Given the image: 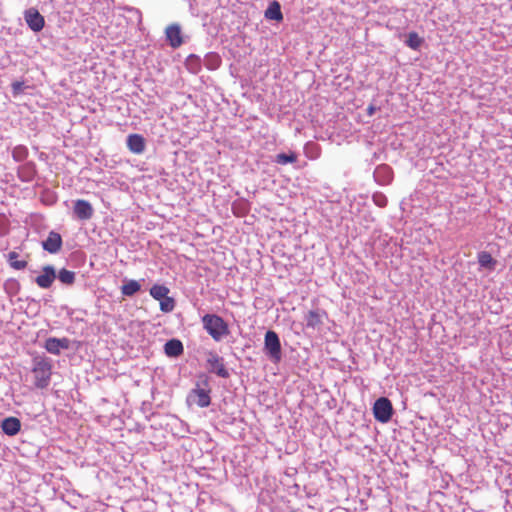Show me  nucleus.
Masks as SVG:
<instances>
[{
	"label": "nucleus",
	"instance_id": "obj_1",
	"mask_svg": "<svg viewBox=\"0 0 512 512\" xmlns=\"http://www.w3.org/2000/svg\"><path fill=\"white\" fill-rule=\"evenodd\" d=\"M201 321L203 328L215 342L222 341L230 334L227 322L217 314H205Z\"/></svg>",
	"mask_w": 512,
	"mask_h": 512
},
{
	"label": "nucleus",
	"instance_id": "obj_2",
	"mask_svg": "<svg viewBox=\"0 0 512 512\" xmlns=\"http://www.w3.org/2000/svg\"><path fill=\"white\" fill-rule=\"evenodd\" d=\"M209 382V378L203 376V378L196 383V387L189 393L187 398L188 402L194 403L200 408L208 407L211 403Z\"/></svg>",
	"mask_w": 512,
	"mask_h": 512
},
{
	"label": "nucleus",
	"instance_id": "obj_3",
	"mask_svg": "<svg viewBox=\"0 0 512 512\" xmlns=\"http://www.w3.org/2000/svg\"><path fill=\"white\" fill-rule=\"evenodd\" d=\"M52 364L48 358L35 359L33 374L34 384L37 388H46L50 383Z\"/></svg>",
	"mask_w": 512,
	"mask_h": 512
},
{
	"label": "nucleus",
	"instance_id": "obj_4",
	"mask_svg": "<svg viewBox=\"0 0 512 512\" xmlns=\"http://www.w3.org/2000/svg\"><path fill=\"white\" fill-rule=\"evenodd\" d=\"M264 352L271 361L277 363L281 360L282 350L278 334L268 330L264 337Z\"/></svg>",
	"mask_w": 512,
	"mask_h": 512
},
{
	"label": "nucleus",
	"instance_id": "obj_5",
	"mask_svg": "<svg viewBox=\"0 0 512 512\" xmlns=\"http://www.w3.org/2000/svg\"><path fill=\"white\" fill-rule=\"evenodd\" d=\"M373 414L377 421L387 423L393 414L391 401L386 397L377 399L373 405Z\"/></svg>",
	"mask_w": 512,
	"mask_h": 512
},
{
	"label": "nucleus",
	"instance_id": "obj_6",
	"mask_svg": "<svg viewBox=\"0 0 512 512\" xmlns=\"http://www.w3.org/2000/svg\"><path fill=\"white\" fill-rule=\"evenodd\" d=\"M206 362L210 373H214L221 378H228L230 376L228 369L225 367L224 358L217 353L208 352Z\"/></svg>",
	"mask_w": 512,
	"mask_h": 512
},
{
	"label": "nucleus",
	"instance_id": "obj_7",
	"mask_svg": "<svg viewBox=\"0 0 512 512\" xmlns=\"http://www.w3.org/2000/svg\"><path fill=\"white\" fill-rule=\"evenodd\" d=\"M24 19L28 27L33 32H40L45 25L44 17L39 13L36 8H29L24 11Z\"/></svg>",
	"mask_w": 512,
	"mask_h": 512
},
{
	"label": "nucleus",
	"instance_id": "obj_8",
	"mask_svg": "<svg viewBox=\"0 0 512 512\" xmlns=\"http://www.w3.org/2000/svg\"><path fill=\"white\" fill-rule=\"evenodd\" d=\"M73 214L78 220L87 221L93 217L94 209L87 200L77 199L73 202Z\"/></svg>",
	"mask_w": 512,
	"mask_h": 512
},
{
	"label": "nucleus",
	"instance_id": "obj_9",
	"mask_svg": "<svg viewBox=\"0 0 512 512\" xmlns=\"http://www.w3.org/2000/svg\"><path fill=\"white\" fill-rule=\"evenodd\" d=\"M17 177L23 183L32 182L37 176V166L33 161L23 162L17 167Z\"/></svg>",
	"mask_w": 512,
	"mask_h": 512
},
{
	"label": "nucleus",
	"instance_id": "obj_10",
	"mask_svg": "<svg viewBox=\"0 0 512 512\" xmlns=\"http://www.w3.org/2000/svg\"><path fill=\"white\" fill-rule=\"evenodd\" d=\"M55 278V268L51 265H46L42 268V273L35 278V283L42 289H48L53 284Z\"/></svg>",
	"mask_w": 512,
	"mask_h": 512
},
{
	"label": "nucleus",
	"instance_id": "obj_11",
	"mask_svg": "<svg viewBox=\"0 0 512 512\" xmlns=\"http://www.w3.org/2000/svg\"><path fill=\"white\" fill-rule=\"evenodd\" d=\"M44 347L49 353L53 355H59L61 350L69 349L70 340L66 337H50L45 341Z\"/></svg>",
	"mask_w": 512,
	"mask_h": 512
},
{
	"label": "nucleus",
	"instance_id": "obj_12",
	"mask_svg": "<svg viewBox=\"0 0 512 512\" xmlns=\"http://www.w3.org/2000/svg\"><path fill=\"white\" fill-rule=\"evenodd\" d=\"M63 241L59 233L50 231L47 238L42 242V247L50 254H56L61 250Z\"/></svg>",
	"mask_w": 512,
	"mask_h": 512
},
{
	"label": "nucleus",
	"instance_id": "obj_13",
	"mask_svg": "<svg viewBox=\"0 0 512 512\" xmlns=\"http://www.w3.org/2000/svg\"><path fill=\"white\" fill-rule=\"evenodd\" d=\"M165 34L166 39L172 48H178L184 43L181 27L177 23L169 25L165 30Z\"/></svg>",
	"mask_w": 512,
	"mask_h": 512
},
{
	"label": "nucleus",
	"instance_id": "obj_14",
	"mask_svg": "<svg viewBox=\"0 0 512 512\" xmlns=\"http://www.w3.org/2000/svg\"><path fill=\"white\" fill-rule=\"evenodd\" d=\"M375 181L380 185H388L393 180V170L387 164L377 166L373 173Z\"/></svg>",
	"mask_w": 512,
	"mask_h": 512
},
{
	"label": "nucleus",
	"instance_id": "obj_15",
	"mask_svg": "<svg viewBox=\"0 0 512 512\" xmlns=\"http://www.w3.org/2000/svg\"><path fill=\"white\" fill-rule=\"evenodd\" d=\"M326 312L322 310H311L305 316L306 326L308 328L320 330L323 319L326 317Z\"/></svg>",
	"mask_w": 512,
	"mask_h": 512
},
{
	"label": "nucleus",
	"instance_id": "obj_16",
	"mask_svg": "<svg viewBox=\"0 0 512 512\" xmlns=\"http://www.w3.org/2000/svg\"><path fill=\"white\" fill-rule=\"evenodd\" d=\"M128 149L134 154H142L145 151V139L140 134H130L126 141Z\"/></svg>",
	"mask_w": 512,
	"mask_h": 512
},
{
	"label": "nucleus",
	"instance_id": "obj_17",
	"mask_svg": "<svg viewBox=\"0 0 512 512\" xmlns=\"http://www.w3.org/2000/svg\"><path fill=\"white\" fill-rule=\"evenodd\" d=\"M477 260L479 264V269L487 270L492 272L495 270L497 266V260L494 259L491 254L487 251H481L477 254Z\"/></svg>",
	"mask_w": 512,
	"mask_h": 512
},
{
	"label": "nucleus",
	"instance_id": "obj_18",
	"mask_svg": "<svg viewBox=\"0 0 512 512\" xmlns=\"http://www.w3.org/2000/svg\"><path fill=\"white\" fill-rule=\"evenodd\" d=\"M21 428V422L16 417H7L1 422V429L8 436L16 435Z\"/></svg>",
	"mask_w": 512,
	"mask_h": 512
},
{
	"label": "nucleus",
	"instance_id": "obj_19",
	"mask_svg": "<svg viewBox=\"0 0 512 512\" xmlns=\"http://www.w3.org/2000/svg\"><path fill=\"white\" fill-rule=\"evenodd\" d=\"M183 351V344L178 339H170L164 345V352L168 357H178Z\"/></svg>",
	"mask_w": 512,
	"mask_h": 512
},
{
	"label": "nucleus",
	"instance_id": "obj_20",
	"mask_svg": "<svg viewBox=\"0 0 512 512\" xmlns=\"http://www.w3.org/2000/svg\"><path fill=\"white\" fill-rule=\"evenodd\" d=\"M265 17L269 20L281 21L283 14L281 12L280 3L276 0L270 2L268 8L265 11Z\"/></svg>",
	"mask_w": 512,
	"mask_h": 512
},
{
	"label": "nucleus",
	"instance_id": "obj_21",
	"mask_svg": "<svg viewBox=\"0 0 512 512\" xmlns=\"http://www.w3.org/2000/svg\"><path fill=\"white\" fill-rule=\"evenodd\" d=\"M140 289H141V285L139 284L138 281L133 280V279H130V280L125 279L124 284L121 287V293L124 296L131 297V296L135 295L137 292H139Z\"/></svg>",
	"mask_w": 512,
	"mask_h": 512
},
{
	"label": "nucleus",
	"instance_id": "obj_22",
	"mask_svg": "<svg viewBox=\"0 0 512 512\" xmlns=\"http://www.w3.org/2000/svg\"><path fill=\"white\" fill-rule=\"evenodd\" d=\"M221 57L214 52L207 53L203 59V64L209 70H216L221 65Z\"/></svg>",
	"mask_w": 512,
	"mask_h": 512
},
{
	"label": "nucleus",
	"instance_id": "obj_23",
	"mask_svg": "<svg viewBox=\"0 0 512 512\" xmlns=\"http://www.w3.org/2000/svg\"><path fill=\"white\" fill-rule=\"evenodd\" d=\"M304 154L311 160H316L321 155V147L315 142H307L304 146Z\"/></svg>",
	"mask_w": 512,
	"mask_h": 512
},
{
	"label": "nucleus",
	"instance_id": "obj_24",
	"mask_svg": "<svg viewBox=\"0 0 512 512\" xmlns=\"http://www.w3.org/2000/svg\"><path fill=\"white\" fill-rule=\"evenodd\" d=\"M19 254L16 251H10L7 254V261L9 265L15 270H23L27 267V261L18 260Z\"/></svg>",
	"mask_w": 512,
	"mask_h": 512
},
{
	"label": "nucleus",
	"instance_id": "obj_25",
	"mask_svg": "<svg viewBox=\"0 0 512 512\" xmlns=\"http://www.w3.org/2000/svg\"><path fill=\"white\" fill-rule=\"evenodd\" d=\"M11 155L16 162H26L29 156V150L25 145H16L12 149Z\"/></svg>",
	"mask_w": 512,
	"mask_h": 512
},
{
	"label": "nucleus",
	"instance_id": "obj_26",
	"mask_svg": "<svg viewBox=\"0 0 512 512\" xmlns=\"http://www.w3.org/2000/svg\"><path fill=\"white\" fill-rule=\"evenodd\" d=\"M202 62L199 56L191 54L186 60V67L190 72L197 74L201 70Z\"/></svg>",
	"mask_w": 512,
	"mask_h": 512
},
{
	"label": "nucleus",
	"instance_id": "obj_27",
	"mask_svg": "<svg viewBox=\"0 0 512 512\" xmlns=\"http://www.w3.org/2000/svg\"><path fill=\"white\" fill-rule=\"evenodd\" d=\"M169 294V288L164 285L155 284L150 288V295L155 300H162Z\"/></svg>",
	"mask_w": 512,
	"mask_h": 512
},
{
	"label": "nucleus",
	"instance_id": "obj_28",
	"mask_svg": "<svg viewBox=\"0 0 512 512\" xmlns=\"http://www.w3.org/2000/svg\"><path fill=\"white\" fill-rule=\"evenodd\" d=\"M56 277L65 285H72L75 282V273L65 268L56 273Z\"/></svg>",
	"mask_w": 512,
	"mask_h": 512
},
{
	"label": "nucleus",
	"instance_id": "obj_29",
	"mask_svg": "<svg viewBox=\"0 0 512 512\" xmlns=\"http://www.w3.org/2000/svg\"><path fill=\"white\" fill-rule=\"evenodd\" d=\"M297 161V155L294 152L279 153L275 156L274 162L280 165H287Z\"/></svg>",
	"mask_w": 512,
	"mask_h": 512
},
{
	"label": "nucleus",
	"instance_id": "obj_30",
	"mask_svg": "<svg viewBox=\"0 0 512 512\" xmlns=\"http://www.w3.org/2000/svg\"><path fill=\"white\" fill-rule=\"evenodd\" d=\"M4 290L9 296H15L20 291V283L14 278H9L4 283Z\"/></svg>",
	"mask_w": 512,
	"mask_h": 512
},
{
	"label": "nucleus",
	"instance_id": "obj_31",
	"mask_svg": "<svg viewBox=\"0 0 512 512\" xmlns=\"http://www.w3.org/2000/svg\"><path fill=\"white\" fill-rule=\"evenodd\" d=\"M422 43L423 39L416 32H410L405 41V44L413 50H418Z\"/></svg>",
	"mask_w": 512,
	"mask_h": 512
},
{
	"label": "nucleus",
	"instance_id": "obj_32",
	"mask_svg": "<svg viewBox=\"0 0 512 512\" xmlns=\"http://www.w3.org/2000/svg\"><path fill=\"white\" fill-rule=\"evenodd\" d=\"M175 307V301L173 298L169 297L168 295L160 300V310L162 312L168 313L171 312Z\"/></svg>",
	"mask_w": 512,
	"mask_h": 512
},
{
	"label": "nucleus",
	"instance_id": "obj_33",
	"mask_svg": "<svg viewBox=\"0 0 512 512\" xmlns=\"http://www.w3.org/2000/svg\"><path fill=\"white\" fill-rule=\"evenodd\" d=\"M373 202L378 206V207H385L388 203V200H387V197L382 194V193H375L373 195Z\"/></svg>",
	"mask_w": 512,
	"mask_h": 512
},
{
	"label": "nucleus",
	"instance_id": "obj_34",
	"mask_svg": "<svg viewBox=\"0 0 512 512\" xmlns=\"http://www.w3.org/2000/svg\"><path fill=\"white\" fill-rule=\"evenodd\" d=\"M11 87H12L13 94L17 95V94H20L23 92L24 83L20 82V81H15L12 83Z\"/></svg>",
	"mask_w": 512,
	"mask_h": 512
},
{
	"label": "nucleus",
	"instance_id": "obj_35",
	"mask_svg": "<svg viewBox=\"0 0 512 512\" xmlns=\"http://www.w3.org/2000/svg\"><path fill=\"white\" fill-rule=\"evenodd\" d=\"M8 232L7 226L3 219L0 218V236H4Z\"/></svg>",
	"mask_w": 512,
	"mask_h": 512
},
{
	"label": "nucleus",
	"instance_id": "obj_36",
	"mask_svg": "<svg viewBox=\"0 0 512 512\" xmlns=\"http://www.w3.org/2000/svg\"><path fill=\"white\" fill-rule=\"evenodd\" d=\"M376 110H377V108L374 105H369L368 108H367V114L369 116H372V115H374Z\"/></svg>",
	"mask_w": 512,
	"mask_h": 512
},
{
	"label": "nucleus",
	"instance_id": "obj_37",
	"mask_svg": "<svg viewBox=\"0 0 512 512\" xmlns=\"http://www.w3.org/2000/svg\"><path fill=\"white\" fill-rule=\"evenodd\" d=\"M291 512H296V511H291Z\"/></svg>",
	"mask_w": 512,
	"mask_h": 512
}]
</instances>
